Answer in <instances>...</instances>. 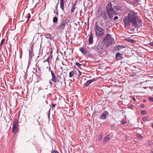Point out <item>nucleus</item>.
Listing matches in <instances>:
<instances>
[{
  "mask_svg": "<svg viewBox=\"0 0 153 153\" xmlns=\"http://www.w3.org/2000/svg\"><path fill=\"white\" fill-rule=\"evenodd\" d=\"M124 22L126 26L130 25L131 23L139 27L142 26L141 20L139 19L137 14L132 11L128 14L127 17L124 18Z\"/></svg>",
  "mask_w": 153,
  "mask_h": 153,
  "instance_id": "nucleus-1",
  "label": "nucleus"
},
{
  "mask_svg": "<svg viewBox=\"0 0 153 153\" xmlns=\"http://www.w3.org/2000/svg\"><path fill=\"white\" fill-rule=\"evenodd\" d=\"M121 8V7L118 5L114 6L113 7L111 2L108 3L106 6V10L110 18L111 19L113 17V15L117 14V11L120 10Z\"/></svg>",
  "mask_w": 153,
  "mask_h": 153,
  "instance_id": "nucleus-2",
  "label": "nucleus"
},
{
  "mask_svg": "<svg viewBox=\"0 0 153 153\" xmlns=\"http://www.w3.org/2000/svg\"><path fill=\"white\" fill-rule=\"evenodd\" d=\"M94 30L96 35L98 38H102L105 36V30L99 26L97 22H96L95 23Z\"/></svg>",
  "mask_w": 153,
  "mask_h": 153,
  "instance_id": "nucleus-3",
  "label": "nucleus"
},
{
  "mask_svg": "<svg viewBox=\"0 0 153 153\" xmlns=\"http://www.w3.org/2000/svg\"><path fill=\"white\" fill-rule=\"evenodd\" d=\"M113 40L111 35L108 33L103 38L102 43L107 47L112 44Z\"/></svg>",
  "mask_w": 153,
  "mask_h": 153,
  "instance_id": "nucleus-4",
  "label": "nucleus"
},
{
  "mask_svg": "<svg viewBox=\"0 0 153 153\" xmlns=\"http://www.w3.org/2000/svg\"><path fill=\"white\" fill-rule=\"evenodd\" d=\"M107 47L104 45L102 42H100L97 46V51L100 53H102L105 51V49Z\"/></svg>",
  "mask_w": 153,
  "mask_h": 153,
  "instance_id": "nucleus-5",
  "label": "nucleus"
},
{
  "mask_svg": "<svg viewBox=\"0 0 153 153\" xmlns=\"http://www.w3.org/2000/svg\"><path fill=\"white\" fill-rule=\"evenodd\" d=\"M50 57L49 56L46 59L43 61V65L45 68L46 69H48L49 71L51 70V65L49 62Z\"/></svg>",
  "mask_w": 153,
  "mask_h": 153,
  "instance_id": "nucleus-6",
  "label": "nucleus"
},
{
  "mask_svg": "<svg viewBox=\"0 0 153 153\" xmlns=\"http://www.w3.org/2000/svg\"><path fill=\"white\" fill-rule=\"evenodd\" d=\"M66 67L64 65L63 66L61 67V69L62 70V71L61 74V76L63 77L64 79L65 84L66 83V78L67 76V69H65Z\"/></svg>",
  "mask_w": 153,
  "mask_h": 153,
  "instance_id": "nucleus-7",
  "label": "nucleus"
},
{
  "mask_svg": "<svg viewBox=\"0 0 153 153\" xmlns=\"http://www.w3.org/2000/svg\"><path fill=\"white\" fill-rule=\"evenodd\" d=\"M52 78L51 79V81L54 83L58 82H59V79L56 77L55 74L54 73L53 71L52 70H50Z\"/></svg>",
  "mask_w": 153,
  "mask_h": 153,
  "instance_id": "nucleus-8",
  "label": "nucleus"
},
{
  "mask_svg": "<svg viewBox=\"0 0 153 153\" xmlns=\"http://www.w3.org/2000/svg\"><path fill=\"white\" fill-rule=\"evenodd\" d=\"M34 56V55L33 51V49L32 48H31V50H30L29 51V60H31L32 57Z\"/></svg>",
  "mask_w": 153,
  "mask_h": 153,
  "instance_id": "nucleus-9",
  "label": "nucleus"
},
{
  "mask_svg": "<svg viewBox=\"0 0 153 153\" xmlns=\"http://www.w3.org/2000/svg\"><path fill=\"white\" fill-rule=\"evenodd\" d=\"M19 121L16 119H15L13 123V126L12 128H18L19 126Z\"/></svg>",
  "mask_w": 153,
  "mask_h": 153,
  "instance_id": "nucleus-10",
  "label": "nucleus"
},
{
  "mask_svg": "<svg viewBox=\"0 0 153 153\" xmlns=\"http://www.w3.org/2000/svg\"><path fill=\"white\" fill-rule=\"evenodd\" d=\"M66 19H65L64 21H63L61 22V25L59 26V29H63L65 27V25L66 24Z\"/></svg>",
  "mask_w": 153,
  "mask_h": 153,
  "instance_id": "nucleus-11",
  "label": "nucleus"
},
{
  "mask_svg": "<svg viewBox=\"0 0 153 153\" xmlns=\"http://www.w3.org/2000/svg\"><path fill=\"white\" fill-rule=\"evenodd\" d=\"M95 80L96 79H95L88 80L87 81V82L84 84V86H88L92 82L95 81Z\"/></svg>",
  "mask_w": 153,
  "mask_h": 153,
  "instance_id": "nucleus-12",
  "label": "nucleus"
},
{
  "mask_svg": "<svg viewBox=\"0 0 153 153\" xmlns=\"http://www.w3.org/2000/svg\"><path fill=\"white\" fill-rule=\"evenodd\" d=\"M123 54L119 53H116L115 57L116 59L118 60H120L123 58Z\"/></svg>",
  "mask_w": 153,
  "mask_h": 153,
  "instance_id": "nucleus-13",
  "label": "nucleus"
},
{
  "mask_svg": "<svg viewBox=\"0 0 153 153\" xmlns=\"http://www.w3.org/2000/svg\"><path fill=\"white\" fill-rule=\"evenodd\" d=\"M101 16L104 19V20H106L107 19V16L105 12H101Z\"/></svg>",
  "mask_w": 153,
  "mask_h": 153,
  "instance_id": "nucleus-14",
  "label": "nucleus"
},
{
  "mask_svg": "<svg viewBox=\"0 0 153 153\" xmlns=\"http://www.w3.org/2000/svg\"><path fill=\"white\" fill-rule=\"evenodd\" d=\"M74 72L75 71H71L69 73V78H70V80H72L71 79H74L73 76L74 74Z\"/></svg>",
  "mask_w": 153,
  "mask_h": 153,
  "instance_id": "nucleus-15",
  "label": "nucleus"
},
{
  "mask_svg": "<svg viewBox=\"0 0 153 153\" xmlns=\"http://www.w3.org/2000/svg\"><path fill=\"white\" fill-rule=\"evenodd\" d=\"M108 114V112L107 111H106L105 112L102 113L101 114V116L100 117V118L102 119H105L106 117V116Z\"/></svg>",
  "mask_w": 153,
  "mask_h": 153,
  "instance_id": "nucleus-16",
  "label": "nucleus"
},
{
  "mask_svg": "<svg viewBox=\"0 0 153 153\" xmlns=\"http://www.w3.org/2000/svg\"><path fill=\"white\" fill-rule=\"evenodd\" d=\"M93 36L92 33H91V35L90 36L89 38V42L90 43V44H92L93 43Z\"/></svg>",
  "mask_w": 153,
  "mask_h": 153,
  "instance_id": "nucleus-17",
  "label": "nucleus"
},
{
  "mask_svg": "<svg viewBox=\"0 0 153 153\" xmlns=\"http://www.w3.org/2000/svg\"><path fill=\"white\" fill-rule=\"evenodd\" d=\"M38 69L39 71V74L41 75L42 73L43 72V70L42 68L40 67L39 65L37 66Z\"/></svg>",
  "mask_w": 153,
  "mask_h": 153,
  "instance_id": "nucleus-18",
  "label": "nucleus"
},
{
  "mask_svg": "<svg viewBox=\"0 0 153 153\" xmlns=\"http://www.w3.org/2000/svg\"><path fill=\"white\" fill-rule=\"evenodd\" d=\"M80 51L83 53V54H85L87 53V51L86 50L83 48H81L79 49Z\"/></svg>",
  "mask_w": 153,
  "mask_h": 153,
  "instance_id": "nucleus-19",
  "label": "nucleus"
},
{
  "mask_svg": "<svg viewBox=\"0 0 153 153\" xmlns=\"http://www.w3.org/2000/svg\"><path fill=\"white\" fill-rule=\"evenodd\" d=\"M18 128H12V132L16 134L18 131Z\"/></svg>",
  "mask_w": 153,
  "mask_h": 153,
  "instance_id": "nucleus-20",
  "label": "nucleus"
},
{
  "mask_svg": "<svg viewBox=\"0 0 153 153\" xmlns=\"http://www.w3.org/2000/svg\"><path fill=\"white\" fill-rule=\"evenodd\" d=\"M60 7L62 10H64V0H60Z\"/></svg>",
  "mask_w": 153,
  "mask_h": 153,
  "instance_id": "nucleus-21",
  "label": "nucleus"
},
{
  "mask_svg": "<svg viewBox=\"0 0 153 153\" xmlns=\"http://www.w3.org/2000/svg\"><path fill=\"white\" fill-rule=\"evenodd\" d=\"M76 3H75V4H73L72 6V7L71 9V13H72L74 11V10L76 8Z\"/></svg>",
  "mask_w": 153,
  "mask_h": 153,
  "instance_id": "nucleus-22",
  "label": "nucleus"
},
{
  "mask_svg": "<svg viewBox=\"0 0 153 153\" xmlns=\"http://www.w3.org/2000/svg\"><path fill=\"white\" fill-rule=\"evenodd\" d=\"M44 36L45 38L48 39H51V35L49 33H45L44 34Z\"/></svg>",
  "mask_w": 153,
  "mask_h": 153,
  "instance_id": "nucleus-23",
  "label": "nucleus"
},
{
  "mask_svg": "<svg viewBox=\"0 0 153 153\" xmlns=\"http://www.w3.org/2000/svg\"><path fill=\"white\" fill-rule=\"evenodd\" d=\"M5 39H3L1 42V43H0V47H1V46L3 45H4L5 44Z\"/></svg>",
  "mask_w": 153,
  "mask_h": 153,
  "instance_id": "nucleus-24",
  "label": "nucleus"
},
{
  "mask_svg": "<svg viewBox=\"0 0 153 153\" xmlns=\"http://www.w3.org/2000/svg\"><path fill=\"white\" fill-rule=\"evenodd\" d=\"M56 7H57V6H56ZM54 13H56V15H55V16H58V11L57 9V8H56V9L54 11Z\"/></svg>",
  "mask_w": 153,
  "mask_h": 153,
  "instance_id": "nucleus-25",
  "label": "nucleus"
},
{
  "mask_svg": "<svg viewBox=\"0 0 153 153\" xmlns=\"http://www.w3.org/2000/svg\"><path fill=\"white\" fill-rule=\"evenodd\" d=\"M57 16H55L54 17L53 19V22L54 23L58 21V19L57 18Z\"/></svg>",
  "mask_w": 153,
  "mask_h": 153,
  "instance_id": "nucleus-26",
  "label": "nucleus"
},
{
  "mask_svg": "<svg viewBox=\"0 0 153 153\" xmlns=\"http://www.w3.org/2000/svg\"><path fill=\"white\" fill-rule=\"evenodd\" d=\"M110 138L109 135H107L105 137L104 139V140L105 142L107 141Z\"/></svg>",
  "mask_w": 153,
  "mask_h": 153,
  "instance_id": "nucleus-27",
  "label": "nucleus"
},
{
  "mask_svg": "<svg viewBox=\"0 0 153 153\" xmlns=\"http://www.w3.org/2000/svg\"><path fill=\"white\" fill-rule=\"evenodd\" d=\"M73 48H69V54L70 55L71 53H73Z\"/></svg>",
  "mask_w": 153,
  "mask_h": 153,
  "instance_id": "nucleus-28",
  "label": "nucleus"
},
{
  "mask_svg": "<svg viewBox=\"0 0 153 153\" xmlns=\"http://www.w3.org/2000/svg\"><path fill=\"white\" fill-rule=\"evenodd\" d=\"M99 26H103L104 25V23L102 21V22H100V23L99 24Z\"/></svg>",
  "mask_w": 153,
  "mask_h": 153,
  "instance_id": "nucleus-29",
  "label": "nucleus"
},
{
  "mask_svg": "<svg viewBox=\"0 0 153 153\" xmlns=\"http://www.w3.org/2000/svg\"><path fill=\"white\" fill-rule=\"evenodd\" d=\"M123 48V47L121 46H118L117 47V49L118 50H120V49Z\"/></svg>",
  "mask_w": 153,
  "mask_h": 153,
  "instance_id": "nucleus-30",
  "label": "nucleus"
},
{
  "mask_svg": "<svg viewBox=\"0 0 153 153\" xmlns=\"http://www.w3.org/2000/svg\"><path fill=\"white\" fill-rule=\"evenodd\" d=\"M148 119V117H144L143 118L142 120L143 121H145L147 120Z\"/></svg>",
  "mask_w": 153,
  "mask_h": 153,
  "instance_id": "nucleus-31",
  "label": "nucleus"
},
{
  "mask_svg": "<svg viewBox=\"0 0 153 153\" xmlns=\"http://www.w3.org/2000/svg\"><path fill=\"white\" fill-rule=\"evenodd\" d=\"M102 135H99L98 137V140H101L102 139Z\"/></svg>",
  "mask_w": 153,
  "mask_h": 153,
  "instance_id": "nucleus-32",
  "label": "nucleus"
},
{
  "mask_svg": "<svg viewBox=\"0 0 153 153\" xmlns=\"http://www.w3.org/2000/svg\"><path fill=\"white\" fill-rule=\"evenodd\" d=\"M56 104H52V110L54 109V108L55 106H56Z\"/></svg>",
  "mask_w": 153,
  "mask_h": 153,
  "instance_id": "nucleus-33",
  "label": "nucleus"
},
{
  "mask_svg": "<svg viewBox=\"0 0 153 153\" xmlns=\"http://www.w3.org/2000/svg\"><path fill=\"white\" fill-rule=\"evenodd\" d=\"M75 64H76V65L78 67H80L81 66V65H82V64H81L78 62H76L75 63Z\"/></svg>",
  "mask_w": 153,
  "mask_h": 153,
  "instance_id": "nucleus-34",
  "label": "nucleus"
},
{
  "mask_svg": "<svg viewBox=\"0 0 153 153\" xmlns=\"http://www.w3.org/2000/svg\"><path fill=\"white\" fill-rule=\"evenodd\" d=\"M146 111L145 110H143L141 112V113L142 114H145L146 113Z\"/></svg>",
  "mask_w": 153,
  "mask_h": 153,
  "instance_id": "nucleus-35",
  "label": "nucleus"
},
{
  "mask_svg": "<svg viewBox=\"0 0 153 153\" xmlns=\"http://www.w3.org/2000/svg\"><path fill=\"white\" fill-rule=\"evenodd\" d=\"M51 108H50V109L49 110V111H48V116L49 119V118H50V110H51Z\"/></svg>",
  "mask_w": 153,
  "mask_h": 153,
  "instance_id": "nucleus-36",
  "label": "nucleus"
},
{
  "mask_svg": "<svg viewBox=\"0 0 153 153\" xmlns=\"http://www.w3.org/2000/svg\"><path fill=\"white\" fill-rule=\"evenodd\" d=\"M135 41L134 40H133L131 39H130L129 40V41L130 42H131V43H134V41Z\"/></svg>",
  "mask_w": 153,
  "mask_h": 153,
  "instance_id": "nucleus-37",
  "label": "nucleus"
},
{
  "mask_svg": "<svg viewBox=\"0 0 153 153\" xmlns=\"http://www.w3.org/2000/svg\"><path fill=\"white\" fill-rule=\"evenodd\" d=\"M52 153H59L58 152L56 151L53 150L52 149Z\"/></svg>",
  "mask_w": 153,
  "mask_h": 153,
  "instance_id": "nucleus-38",
  "label": "nucleus"
},
{
  "mask_svg": "<svg viewBox=\"0 0 153 153\" xmlns=\"http://www.w3.org/2000/svg\"><path fill=\"white\" fill-rule=\"evenodd\" d=\"M149 144L150 146H152L153 145V143L152 141H150L149 142Z\"/></svg>",
  "mask_w": 153,
  "mask_h": 153,
  "instance_id": "nucleus-39",
  "label": "nucleus"
},
{
  "mask_svg": "<svg viewBox=\"0 0 153 153\" xmlns=\"http://www.w3.org/2000/svg\"><path fill=\"white\" fill-rule=\"evenodd\" d=\"M68 62L71 63L72 64V62H73V60L72 59H68Z\"/></svg>",
  "mask_w": 153,
  "mask_h": 153,
  "instance_id": "nucleus-40",
  "label": "nucleus"
},
{
  "mask_svg": "<svg viewBox=\"0 0 153 153\" xmlns=\"http://www.w3.org/2000/svg\"><path fill=\"white\" fill-rule=\"evenodd\" d=\"M28 14V19H27V21L29 20V19L30 17V13H29Z\"/></svg>",
  "mask_w": 153,
  "mask_h": 153,
  "instance_id": "nucleus-41",
  "label": "nucleus"
},
{
  "mask_svg": "<svg viewBox=\"0 0 153 153\" xmlns=\"http://www.w3.org/2000/svg\"><path fill=\"white\" fill-rule=\"evenodd\" d=\"M149 99L152 102H153V97H150L149 98Z\"/></svg>",
  "mask_w": 153,
  "mask_h": 153,
  "instance_id": "nucleus-42",
  "label": "nucleus"
},
{
  "mask_svg": "<svg viewBox=\"0 0 153 153\" xmlns=\"http://www.w3.org/2000/svg\"><path fill=\"white\" fill-rule=\"evenodd\" d=\"M118 18V16H115L114 18V20H116Z\"/></svg>",
  "mask_w": 153,
  "mask_h": 153,
  "instance_id": "nucleus-43",
  "label": "nucleus"
},
{
  "mask_svg": "<svg viewBox=\"0 0 153 153\" xmlns=\"http://www.w3.org/2000/svg\"><path fill=\"white\" fill-rule=\"evenodd\" d=\"M126 122L125 120H123L122 122L121 123L122 124L124 125V124H126Z\"/></svg>",
  "mask_w": 153,
  "mask_h": 153,
  "instance_id": "nucleus-44",
  "label": "nucleus"
},
{
  "mask_svg": "<svg viewBox=\"0 0 153 153\" xmlns=\"http://www.w3.org/2000/svg\"><path fill=\"white\" fill-rule=\"evenodd\" d=\"M78 77H79L80 76L81 74H80V72L79 71H78Z\"/></svg>",
  "mask_w": 153,
  "mask_h": 153,
  "instance_id": "nucleus-45",
  "label": "nucleus"
},
{
  "mask_svg": "<svg viewBox=\"0 0 153 153\" xmlns=\"http://www.w3.org/2000/svg\"><path fill=\"white\" fill-rule=\"evenodd\" d=\"M140 108H144L145 107V106L143 104H142L140 105Z\"/></svg>",
  "mask_w": 153,
  "mask_h": 153,
  "instance_id": "nucleus-46",
  "label": "nucleus"
},
{
  "mask_svg": "<svg viewBox=\"0 0 153 153\" xmlns=\"http://www.w3.org/2000/svg\"><path fill=\"white\" fill-rule=\"evenodd\" d=\"M149 45L153 46V42L149 43Z\"/></svg>",
  "mask_w": 153,
  "mask_h": 153,
  "instance_id": "nucleus-47",
  "label": "nucleus"
},
{
  "mask_svg": "<svg viewBox=\"0 0 153 153\" xmlns=\"http://www.w3.org/2000/svg\"><path fill=\"white\" fill-rule=\"evenodd\" d=\"M135 3L138 2V0H134Z\"/></svg>",
  "mask_w": 153,
  "mask_h": 153,
  "instance_id": "nucleus-48",
  "label": "nucleus"
},
{
  "mask_svg": "<svg viewBox=\"0 0 153 153\" xmlns=\"http://www.w3.org/2000/svg\"><path fill=\"white\" fill-rule=\"evenodd\" d=\"M138 137L139 138H142V136L140 135H139L138 136Z\"/></svg>",
  "mask_w": 153,
  "mask_h": 153,
  "instance_id": "nucleus-49",
  "label": "nucleus"
},
{
  "mask_svg": "<svg viewBox=\"0 0 153 153\" xmlns=\"http://www.w3.org/2000/svg\"><path fill=\"white\" fill-rule=\"evenodd\" d=\"M50 56H51V57L52 56H53V55H52V52H51V53Z\"/></svg>",
  "mask_w": 153,
  "mask_h": 153,
  "instance_id": "nucleus-50",
  "label": "nucleus"
},
{
  "mask_svg": "<svg viewBox=\"0 0 153 153\" xmlns=\"http://www.w3.org/2000/svg\"><path fill=\"white\" fill-rule=\"evenodd\" d=\"M47 98H46V99H47ZM45 102H46V103H47V104H48V102H47V99H46V100H45Z\"/></svg>",
  "mask_w": 153,
  "mask_h": 153,
  "instance_id": "nucleus-51",
  "label": "nucleus"
},
{
  "mask_svg": "<svg viewBox=\"0 0 153 153\" xmlns=\"http://www.w3.org/2000/svg\"><path fill=\"white\" fill-rule=\"evenodd\" d=\"M49 82L51 84H52V82L51 81H50V80L49 81Z\"/></svg>",
  "mask_w": 153,
  "mask_h": 153,
  "instance_id": "nucleus-52",
  "label": "nucleus"
},
{
  "mask_svg": "<svg viewBox=\"0 0 153 153\" xmlns=\"http://www.w3.org/2000/svg\"><path fill=\"white\" fill-rule=\"evenodd\" d=\"M33 69L34 71H35V68H33Z\"/></svg>",
  "mask_w": 153,
  "mask_h": 153,
  "instance_id": "nucleus-53",
  "label": "nucleus"
},
{
  "mask_svg": "<svg viewBox=\"0 0 153 153\" xmlns=\"http://www.w3.org/2000/svg\"><path fill=\"white\" fill-rule=\"evenodd\" d=\"M128 1H129V0H127V2L128 3Z\"/></svg>",
  "mask_w": 153,
  "mask_h": 153,
  "instance_id": "nucleus-54",
  "label": "nucleus"
},
{
  "mask_svg": "<svg viewBox=\"0 0 153 153\" xmlns=\"http://www.w3.org/2000/svg\"><path fill=\"white\" fill-rule=\"evenodd\" d=\"M152 127H153V123H152Z\"/></svg>",
  "mask_w": 153,
  "mask_h": 153,
  "instance_id": "nucleus-55",
  "label": "nucleus"
},
{
  "mask_svg": "<svg viewBox=\"0 0 153 153\" xmlns=\"http://www.w3.org/2000/svg\"><path fill=\"white\" fill-rule=\"evenodd\" d=\"M36 71H37V70H36Z\"/></svg>",
  "mask_w": 153,
  "mask_h": 153,
  "instance_id": "nucleus-56",
  "label": "nucleus"
},
{
  "mask_svg": "<svg viewBox=\"0 0 153 153\" xmlns=\"http://www.w3.org/2000/svg\"><path fill=\"white\" fill-rule=\"evenodd\" d=\"M152 153H153V152H152Z\"/></svg>",
  "mask_w": 153,
  "mask_h": 153,
  "instance_id": "nucleus-57",
  "label": "nucleus"
}]
</instances>
